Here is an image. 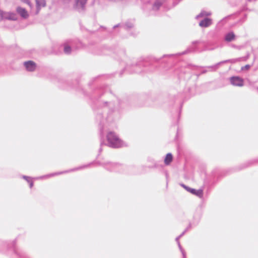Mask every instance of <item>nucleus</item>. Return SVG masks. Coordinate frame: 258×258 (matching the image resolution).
<instances>
[{
	"instance_id": "1",
	"label": "nucleus",
	"mask_w": 258,
	"mask_h": 258,
	"mask_svg": "<svg viewBox=\"0 0 258 258\" xmlns=\"http://www.w3.org/2000/svg\"><path fill=\"white\" fill-rule=\"evenodd\" d=\"M107 138L108 141L112 146L114 147H119L120 146L121 141L114 133H109L107 135Z\"/></svg>"
},
{
	"instance_id": "2",
	"label": "nucleus",
	"mask_w": 258,
	"mask_h": 258,
	"mask_svg": "<svg viewBox=\"0 0 258 258\" xmlns=\"http://www.w3.org/2000/svg\"><path fill=\"white\" fill-rule=\"evenodd\" d=\"M182 187L184 188L187 191H189L191 194L196 195L200 198H202L203 196V190L202 189H195L188 187L185 185H182Z\"/></svg>"
},
{
	"instance_id": "3",
	"label": "nucleus",
	"mask_w": 258,
	"mask_h": 258,
	"mask_svg": "<svg viewBox=\"0 0 258 258\" xmlns=\"http://www.w3.org/2000/svg\"><path fill=\"white\" fill-rule=\"evenodd\" d=\"M230 82L232 85L237 86H242L243 84V80L238 77L231 78Z\"/></svg>"
},
{
	"instance_id": "4",
	"label": "nucleus",
	"mask_w": 258,
	"mask_h": 258,
	"mask_svg": "<svg viewBox=\"0 0 258 258\" xmlns=\"http://www.w3.org/2000/svg\"><path fill=\"white\" fill-rule=\"evenodd\" d=\"M24 66L27 71L30 72L34 71L36 68V63L33 61H28L24 62Z\"/></svg>"
},
{
	"instance_id": "5",
	"label": "nucleus",
	"mask_w": 258,
	"mask_h": 258,
	"mask_svg": "<svg viewBox=\"0 0 258 258\" xmlns=\"http://www.w3.org/2000/svg\"><path fill=\"white\" fill-rule=\"evenodd\" d=\"M17 13L21 15V16L24 18H27L29 17V14L26 9L21 7H18L17 8Z\"/></svg>"
},
{
	"instance_id": "6",
	"label": "nucleus",
	"mask_w": 258,
	"mask_h": 258,
	"mask_svg": "<svg viewBox=\"0 0 258 258\" xmlns=\"http://www.w3.org/2000/svg\"><path fill=\"white\" fill-rule=\"evenodd\" d=\"M211 24V20L210 19H205L201 21L200 23V26L201 27H206L210 26Z\"/></svg>"
},
{
	"instance_id": "7",
	"label": "nucleus",
	"mask_w": 258,
	"mask_h": 258,
	"mask_svg": "<svg viewBox=\"0 0 258 258\" xmlns=\"http://www.w3.org/2000/svg\"><path fill=\"white\" fill-rule=\"evenodd\" d=\"M36 7L38 9L37 13H38L39 9L41 7H44L46 5V2L45 0H35Z\"/></svg>"
},
{
	"instance_id": "8",
	"label": "nucleus",
	"mask_w": 258,
	"mask_h": 258,
	"mask_svg": "<svg viewBox=\"0 0 258 258\" xmlns=\"http://www.w3.org/2000/svg\"><path fill=\"white\" fill-rule=\"evenodd\" d=\"M172 155L171 153H168L164 159L165 164L167 165H169L170 163L172 161Z\"/></svg>"
},
{
	"instance_id": "9",
	"label": "nucleus",
	"mask_w": 258,
	"mask_h": 258,
	"mask_svg": "<svg viewBox=\"0 0 258 258\" xmlns=\"http://www.w3.org/2000/svg\"><path fill=\"white\" fill-rule=\"evenodd\" d=\"M235 38V35L233 33H230L226 35L225 40L227 41L230 42L233 40Z\"/></svg>"
},
{
	"instance_id": "10",
	"label": "nucleus",
	"mask_w": 258,
	"mask_h": 258,
	"mask_svg": "<svg viewBox=\"0 0 258 258\" xmlns=\"http://www.w3.org/2000/svg\"><path fill=\"white\" fill-rule=\"evenodd\" d=\"M71 47L67 45L64 46V51L66 53H69L71 51Z\"/></svg>"
},
{
	"instance_id": "11",
	"label": "nucleus",
	"mask_w": 258,
	"mask_h": 258,
	"mask_svg": "<svg viewBox=\"0 0 258 258\" xmlns=\"http://www.w3.org/2000/svg\"><path fill=\"white\" fill-rule=\"evenodd\" d=\"M87 0H78V4H80L82 6H83L86 3Z\"/></svg>"
},
{
	"instance_id": "12",
	"label": "nucleus",
	"mask_w": 258,
	"mask_h": 258,
	"mask_svg": "<svg viewBox=\"0 0 258 258\" xmlns=\"http://www.w3.org/2000/svg\"><path fill=\"white\" fill-rule=\"evenodd\" d=\"M250 68V66L248 64L245 65L241 68L242 70H248Z\"/></svg>"
},
{
	"instance_id": "13",
	"label": "nucleus",
	"mask_w": 258,
	"mask_h": 258,
	"mask_svg": "<svg viewBox=\"0 0 258 258\" xmlns=\"http://www.w3.org/2000/svg\"><path fill=\"white\" fill-rule=\"evenodd\" d=\"M26 3L30 7H32V5L30 4V3L28 1H27L26 2Z\"/></svg>"
},
{
	"instance_id": "14",
	"label": "nucleus",
	"mask_w": 258,
	"mask_h": 258,
	"mask_svg": "<svg viewBox=\"0 0 258 258\" xmlns=\"http://www.w3.org/2000/svg\"><path fill=\"white\" fill-rule=\"evenodd\" d=\"M32 185H33V183H31V184H30V186H31V187L32 186Z\"/></svg>"
},
{
	"instance_id": "15",
	"label": "nucleus",
	"mask_w": 258,
	"mask_h": 258,
	"mask_svg": "<svg viewBox=\"0 0 258 258\" xmlns=\"http://www.w3.org/2000/svg\"><path fill=\"white\" fill-rule=\"evenodd\" d=\"M210 14L208 13V14H207L206 15L208 16V15H210Z\"/></svg>"
}]
</instances>
